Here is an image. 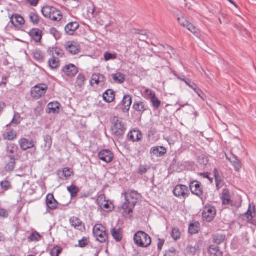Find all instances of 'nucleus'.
Segmentation results:
<instances>
[{
  "label": "nucleus",
  "mask_w": 256,
  "mask_h": 256,
  "mask_svg": "<svg viewBox=\"0 0 256 256\" xmlns=\"http://www.w3.org/2000/svg\"><path fill=\"white\" fill-rule=\"evenodd\" d=\"M124 195L125 202L120 210L124 217H130L136 204L142 198V195L137 191L130 190L125 192Z\"/></svg>",
  "instance_id": "f257e3e1"
},
{
  "label": "nucleus",
  "mask_w": 256,
  "mask_h": 256,
  "mask_svg": "<svg viewBox=\"0 0 256 256\" xmlns=\"http://www.w3.org/2000/svg\"><path fill=\"white\" fill-rule=\"evenodd\" d=\"M42 12L44 18L54 22H60L63 18L62 12L52 6H44Z\"/></svg>",
  "instance_id": "f03ea898"
},
{
  "label": "nucleus",
  "mask_w": 256,
  "mask_h": 256,
  "mask_svg": "<svg viewBox=\"0 0 256 256\" xmlns=\"http://www.w3.org/2000/svg\"><path fill=\"white\" fill-rule=\"evenodd\" d=\"M134 242L138 247L148 248L152 242L150 237L143 231H138L134 237Z\"/></svg>",
  "instance_id": "7ed1b4c3"
},
{
  "label": "nucleus",
  "mask_w": 256,
  "mask_h": 256,
  "mask_svg": "<svg viewBox=\"0 0 256 256\" xmlns=\"http://www.w3.org/2000/svg\"><path fill=\"white\" fill-rule=\"evenodd\" d=\"M111 130L112 134L116 136H122L126 130V127L122 120L118 117H114L112 121Z\"/></svg>",
  "instance_id": "20e7f679"
},
{
  "label": "nucleus",
  "mask_w": 256,
  "mask_h": 256,
  "mask_svg": "<svg viewBox=\"0 0 256 256\" xmlns=\"http://www.w3.org/2000/svg\"><path fill=\"white\" fill-rule=\"evenodd\" d=\"M93 234L96 240L101 243L106 242L108 238L106 228L102 224H95L93 228Z\"/></svg>",
  "instance_id": "39448f33"
},
{
  "label": "nucleus",
  "mask_w": 256,
  "mask_h": 256,
  "mask_svg": "<svg viewBox=\"0 0 256 256\" xmlns=\"http://www.w3.org/2000/svg\"><path fill=\"white\" fill-rule=\"evenodd\" d=\"M101 12L102 10L96 8L94 4L88 6L86 10V13L88 16H91L93 18L96 20L97 24L100 26H103L105 21L102 17L100 15Z\"/></svg>",
  "instance_id": "423d86ee"
},
{
  "label": "nucleus",
  "mask_w": 256,
  "mask_h": 256,
  "mask_svg": "<svg viewBox=\"0 0 256 256\" xmlns=\"http://www.w3.org/2000/svg\"><path fill=\"white\" fill-rule=\"evenodd\" d=\"M240 203L234 194L225 190V209L234 210L238 208Z\"/></svg>",
  "instance_id": "0eeeda50"
},
{
  "label": "nucleus",
  "mask_w": 256,
  "mask_h": 256,
  "mask_svg": "<svg viewBox=\"0 0 256 256\" xmlns=\"http://www.w3.org/2000/svg\"><path fill=\"white\" fill-rule=\"evenodd\" d=\"M256 216V208L254 203L250 204L247 212L240 216V218L243 221L252 224H255L256 220L254 218Z\"/></svg>",
  "instance_id": "6e6552de"
},
{
  "label": "nucleus",
  "mask_w": 256,
  "mask_h": 256,
  "mask_svg": "<svg viewBox=\"0 0 256 256\" xmlns=\"http://www.w3.org/2000/svg\"><path fill=\"white\" fill-rule=\"evenodd\" d=\"M48 90V86L46 84H38L32 88L31 96L36 100L40 99L46 94Z\"/></svg>",
  "instance_id": "1a4fd4ad"
},
{
  "label": "nucleus",
  "mask_w": 256,
  "mask_h": 256,
  "mask_svg": "<svg viewBox=\"0 0 256 256\" xmlns=\"http://www.w3.org/2000/svg\"><path fill=\"white\" fill-rule=\"evenodd\" d=\"M61 72L64 76L72 78L77 74L78 68L74 64H68L62 66Z\"/></svg>",
  "instance_id": "9d476101"
},
{
  "label": "nucleus",
  "mask_w": 256,
  "mask_h": 256,
  "mask_svg": "<svg viewBox=\"0 0 256 256\" xmlns=\"http://www.w3.org/2000/svg\"><path fill=\"white\" fill-rule=\"evenodd\" d=\"M177 20L180 26L186 28L194 34L198 32V29L192 24L184 16H178L177 18Z\"/></svg>",
  "instance_id": "9b49d317"
},
{
  "label": "nucleus",
  "mask_w": 256,
  "mask_h": 256,
  "mask_svg": "<svg viewBox=\"0 0 256 256\" xmlns=\"http://www.w3.org/2000/svg\"><path fill=\"white\" fill-rule=\"evenodd\" d=\"M97 202L100 208L104 211L110 212L114 209L112 204L106 200L104 194H101L98 197Z\"/></svg>",
  "instance_id": "f8f14e48"
},
{
  "label": "nucleus",
  "mask_w": 256,
  "mask_h": 256,
  "mask_svg": "<svg viewBox=\"0 0 256 256\" xmlns=\"http://www.w3.org/2000/svg\"><path fill=\"white\" fill-rule=\"evenodd\" d=\"M216 215V210L214 206H206L202 212V218L204 220L208 222H212Z\"/></svg>",
  "instance_id": "ddd939ff"
},
{
  "label": "nucleus",
  "mask_w": 256,
  "mask_h": 256,
  "mask_svg": "<svg viewBox=\"0 0 256 256\" xmlns=\"http://www.w3.org/2000/svg\"><path fill=\"white\" fill-rule=\"evenodd\" d=\"M18 144L22 150H26L35 148V142L32 140H29L25 138H21Z\"/></svg>",
  "instance_id": "4468645a"
},
{
  "label": "nucleus",
  "mask_w": 256,
  "mask_h": 256,
  "mask_svg": "<svg viewBox=\"0 0 256 256\" xmlns=\"http://www.w3.org/2000/svg\"><path fill=\"white\" fill-rule=\"evenodd\" d=\"M66 50L71 54H77L80 50L79 44L74 41L68 42L65 45Z\"/></svg>",
  "instance_id": "2eb2a0df"
},
{
  "label": "nucleus",
  "mask_w": 256,
  "mask_h": 256,
  "mask_svg": "<svg viewBox=\"0 0 256 256\" xmlns=\"http://www.w3.org/2000/svg\"><path fill=\"white\" fill-rule=\"evenodd\" d=\"M188 192V188L183 184H178L174 189L173 193L178 198H184Z\"/></svg>",
  "instance_id": "dca6fc26"
},
{
  "label": "nucleus",
  "mask_w": 256,
  "mask_h": 256,
  "mask_svg": "<svg viewBox=\"0 0 256 256\" xmlns=\"http://www.w3.org/2000/svg\"><path fill=\"white\" fill-rule=\"evenodd\" d=\"M10 22L16 28H22L25 23V20L22 16L18 14H14L10 16Z\"/></svg>",
  "instance_id": "f3484780"
},
{
  "label": "nucleus",
  "mask_w": 256,
  "mask_h": 256,
  "mask_svg": "<svg viewBox=\"0 0 256 256\" xmlns=\"http://www.w3.org/2000/svg\"><path fill=\"white\" fill-rule=\"evenodd\" d=\"M98 156L100 160L106 163L110 162L114 159L112 152L108 150H101L98 153Z\"/></svg>",
  "instance_id": "a211bd4d"
},
{
  "label": "nucleus",
  "mask_w": 256,
  "mask_h": 256,
  "mask_svg": "<svg viewBox=\"0 0 256 256\" xmlns=\"http://www.w3.org/2000/svg\"><path fill=\"white\" fill-rule=\"evenodd\" d=\"M70 223L72 227L80 231H83L85 229L84 224L76 216H72L70 219Z\"/></svg>",
  "instance_id": "6ab92c4d"
},
{
  "label": "nucleus",
  "mask_w": 256,
  "mask_h": 256,
  "mask_svg": "<svg viewBox=\"0 0 256 256\" xmlns=\"http://www.w3.org/2000/svg\"><path fill=\"white\" fill-rule=\"evenodd\" d=\"M46 204L48 208L51 210H54L58 207V202L54 198V196L52 194H48L46 198Z\"/></svg>",
  "instance_id": "aec40b11"
},
{
  "label": "nucleus",
  "mask_w": 256,
  "mask_h": 256,
  "mask_svg": "<svg viewBox=\"0 0 256 256\" xmlns=\"http://www.w3.org/2000/svg\"><path fill=\"white\" fill-rule=\"evenodd\" d=\"M106 81L105 77L100 74H94L92 75L90 83L92 86H102Z\"/></svg>",
  "instance_id": "412c9836"
},
{
  "label": "nucleus",
  "mask_w": 256,
  "mask_h": 256,
  "mask_svg": "<svg viewBox=\"0 0 256 256\" xmlns=\"http://www.w3.org/2000/svg\"><path fill=\"white\" fill-rule=\"evenodd\" d=\"M60 104L57 102H50L47 106L48 114H58L60 111Z\"/></svg>",
  "instance_id": "4be33fe9"
},
{
  "label": "nucleus",
  "mask_w": 256,
  "mask_h": 256,
  "mask_svg": "<svg viewBox=\"0 0 256 256\" xmlns=\"http://www.w3.org/2000/svg\"><path fill=\"white\" fill-rule=\"evenodd\" d=\"M192 192L197 196H200L202 194L201 184L198 181L192 182L190 186Z\"/></svg>",
  "instance_id": "5701e85b"
},
{
  "label": "nucleus",
  "mask_w": 256,
  "mask_h": 256,
  "mask_svg": "<svg viewBox=\"0 0 256 256\" xmlns=\"http://www.w3.org/2000/svg\"><path fill=\"white\" fill-rule=\"evenodd\" d=\"M79 26L80 25L78 22H70L66 26L65 31L68 34L70 35H73Z\"/></svg>",
  "instance_id": "b1692460"
},
{
  "label": "nucleus",
  "mask_w": 256,
  "mask_h": 256,
  "mask_svg": "<svg viewBox=\"0 0 256 256\" xmlns=\"http://www.w3.org/2000/svg\"><path fill=\"white\" fill-rule=\"evenodd\" d=\"M226 158L232 164L235 170L239 171L242 166L241 162L234 154H232L230 156H227Z\"/></svg>",
  "instance_id": "393cba45"
},
{
  "label": "nucleus",
  "mask_w": 256,
  "mask_h": 256,
  "mask_svg": "<svg viewBox=\"0 0 256 256\" xmlns=\"http://www.w3.org/2000/svg\"><path fill=\"white\" fill-rule=\"evenodd\" d=\"M29 35L33 40L38 42L42 38V32L38 28H33L29 32Z\"/></svg>",
  "instance_id": "a878e982"
},
{
  "label": "nucleus",
  "mask_w": 256,
  "mask_h": 256,
  "mask_svg": "<svg viewBox=\"0 0 256 256\" xmlns=\"http://www.w3.org/2000/svg\"><path fill=\"white\" fill-rule=\"evenodd\" d=\"M128 136L130 140L134 142L141 140L142 136L140 130H134L128 134Z\"/></svg>",
  "instance_id": "bb28decb"
},
{
  "label": "nucleus",
  "mask_w": 256,
  "mask_h": 256,
  "mask_svg": "<svg viewBox=\"0 0 256 256\" xmlns=\"http://www.w3.org/2000/svg\"><path fill=\"white\" fill-rule=\"evenodd\" d=\"M150 153L158 156H160L164 155L167 150L164 146H154L150 149Z\"/></svg>",
  "instance_id": "cd10ccee"
},
{
  "label": "nucleus",
  "mask_w": 256,
  "mask_h": 256,
  "mask_svg": "<svg viewBox=\"0 0 256 256\" xmlns=\"http://www.w3.org/2000/svg\"><path fill=\"white\" fill-rule=\"evenodd\" d=\"M132 103V100L130 96L129 95L124 96L122 100L124 112H127L129 110Z\"/></svg>",
  "instance_id": "c85d7f7f"
},
{
  "label": "nucleus",
  "mask_w": 256,
  "mask_h": 256,
  "mask_svg": "<svg viewBox=\"0 0 256 256\" xmlns=\"http://www.w3.org/2000/svg\"><path fill=\"white\" fill-rule=\"evenodd\" d=\"M104 100L107 102H112L114 100V92L112 90H108L103 94Z\"/></svg>",
  "instance_id": "c756f323"
},
{
  "label": "nucleus",
  "mask_w": 256,
  "mask_h": 256,
  "mask_svg": "<svg viewBox=\"0 0 256 256\" xmlns=\"http://www.w3.org/2000/svg\"><path fill=\"white\" fill-rule=\"evenodd\" d=\"M146 92H149L150 96L151 102L153 106L156 108H158L161 104L160 101L156 96L155 94L151 90H146Z\"/></svg>",
  "instance_id": "7c9ffc66"
},
{
  "label": "nucleus",
  "mask_w": 256,
  "mask_h": 256,
  "mask_svg": "<svg viewBox=\"0 0 256 256\" xmlns=\"http://www.w3.org/2000/svg\"><path fill=\"white\" fill-rule=\"evenodd\" d=\"M111 234L117 242H120L122 240V234L120 228H113L111 230Z\"/></svg>",
  "instance_id": "2f4dec72"
},
{
  "label": "nucleus",
  "mask_w": 256,
  "mask_h": 256,
  "mask_svg": "<svg viewBox=\"0 0 256 256\" xmlns=\"http://www.w3.org/2000/svg\"><path fill=\"white\" fill-rule=\"evenodd\" d=\"M133 108L137 112H143L147 110V106L142 102H134Z\"/></svg>",
  "instance_id": "473e14b6"
},
{
  "label": "nucleus",
  "mask_w": 256,
  "mask_h": 256,
  "mask_svg": "<svg viewBox=\"0 0 256 256\" xmlns=\"http://www.w3.org/2000/svg\"><path fill=\"white\" fill-rule=\"evenodd\" d=\"M17 136V133L14 130H10L3 134V138L6 140H13Z\"/></svg>",
  "instance_id": "72a5a7b5"
},
{
  "label": "nucleus",
  "mask_w": 256,
  "mask_h": 256,
  "mask_svg": "<svg viewBox=\"0 0 256 256\" xmlns=\"http://www.w3.org/2000/svg\"><path fill=\"white\" fill-rule=\"evenodd\" d=\"M59 172H62L63 178L65 180H68L71 176L74 175V172L73 170L69 168H65Z\"/></svg>",
  "instance_id": "f704fd0d"
},
{
  "label": "nucleus",
  "mask_w": 256,
  "mask_h": 256,
  "mask_svg": "<svg viewBox=\"0 0 256 256\" xmlns=\"http://www.w3.org/2000/svg\"><path fill=\"white\" fill-rule=\"evenodd\" d=\"M48 65L52 69H57L60 66V61L58 58L52 57L48 60Z\"/></svg>",
  "instance_id": "c9c22d12"
},
{
  "label": "nucleus",
  "mask_w": 256,
  "mask_h": 256,
  "mask_svg": "<svg viewBox=\"0 0 256 256\" xmlns=\"http://www.w3.org/2000/svg\"><path fill=\"white\" fill-rule=\"evenodd\" d=\"M200 224L198 222L190 224L189 226L188 231L192 234H196L200 230Z\"/></svg>",
  "instance_id": "e433bc0d"
},
{
  "label": "nucleus",
  "mask_w": 256,
  "mask_h": 256,
  "mask_svg": "<svg viewBox=\"0 0 256 256\" xmlns=\"http://www.w3.org/2000/svg\"><path fill=\"white\" fill-rule=\"evenodd\" d=\"M67 190L70 194L72 198L76 197L80 192L78 188L74 184L67 187Z\"/></svg>",
  "instance_id": "4c0bfd02"
},
{
  "label": "nucleus",
  "mask_w": 256,
  "mask_h": 256,
  "mask_svg": "<svg viewBox=\"0 0 256 256\" xmlns=\"http://www.w3.org/2000/svg\"><path fill=\"white\" fill-rule=\"evenodd\" d=\"M208 253L212 256H222V253L218 248L214 246H210L208 250Z\"/></svg>",
  "instance_id": "58836bf2"
},
{
  "label": "nucleus",
  "mask_w": 256,
  "mask_h": 256,
  "mask_svg": "<svg viewBox=\"0 0 256 256\" xmlns=\"http://www.w3.org/2000/svg\"><path fill=\"white\" fill-rule=\"evenodd\" d=\"M112 78L115 82L122 84L125 80V76L124 74L120 72H117L112 75Z\"/></svg>",
  "instance_id": "ea45409f"
},
{
  "label": "nucleus",
  "mask_w": 256,
  "mask_h": 256,
  "mask_svg": "<svg viewBox=\"0 0 256 256\" xmlns=\"http://www.w3.org/2000/svg\"><path fill=\"white\" fill-rule=\"evenodd\" d=\"M33 55L34 59L38 61H42L44 58V54L39 50H36L33 52Z\"/></svg>",
  "instance_id": "a19ab883"
},
{
  "label": "nucleus",
  "mask_w": 256,
  "mask_h": 256,
  "mask_svg": "<svg viewBox=\"0 0 256 256\" xmlns=\"http://www.w3.org/2000/svg\"><path fill=\"white\" fill-rule=\"evenodd\" d=\"M214 174L215 176L216 186L218 189H219L220 188L223 186L224 182L222 180H219L218 172L216 169L214 170Z\"/></svg>",
  "instance_id": "79ce46f5"
},
{
  "label": "nucleus",
  "mask_w": 256,
  "mask_h": 256,
  "mask_svg": "<svg viewBox=\"0 0 256 256\" xmlns=\"http://www.w3.org/2000/svg\"><path fill=\"white\" fill-rule=\"evenodd\" d=\"M15 159L13 157H10V162L6 166L5 169L6 171L10 172L12 170L15 166Z\"/></svg>",
  "instance_id": "37998d69"
},
{
  "label": "nucleus",
  "mask_w": 256,
  "mask_h": 256,
  "mask_svg": "<svg viewBox=\"0 0 256 256\" xmlns=\"http://www.w3.org/2000/svg\"><path fill=\"white\" fill-rule=\"evenodd\" d=\"M171 236L174 240L180 239L181 236V233L179 228H173L172 230Z\"/></svg>",
  "instance_id": "c03bdc74"
},
{
  "label": "nucleus",
  "mask_w": 256,
  "mask_h": 256,
  "mask_svg": "<svg viewBox=\"0 0 256 256\" xmlns=\"http://www.w3.org/2000/svg\"><path fill=\"white\" fill-rule=\"evenodd\" d=\"M41 236L36 232H32L31 235L28 238L29 242H38L40 240Z\"/></svg>",
  "instance_id": "a18cd8bd"
},
{
  "label": "nucleus",
  "mask_w": 256,
  "mask_h": 256,
  "mask_svg": "<svg viewBox=\"0 0 256 256\" xmlns=\"http://www.w3.org/2000/svg\"><path fill=\"white\" fill-rule=\"evenodd\" d=\"M44 140L45 142L44 150H48L52 145V138L50 136H46L44 137Z\"/></svg>",
  "instance_id": "49530a36"
},
{
  "label": "nucleus",
  "mask_w": 256,
  "mask_h": 256,
  "mask_svg": "<svg viewBox=\"0 0 256 256\" xmlns=\"http://www.w3.org/2000/svg\"><path fill=\"white\" fill-rule=\"evenodd\" d=\"M62 248L56 246L51 250L50 254L51 256H58L62 252Z\"/></svg>",
  "instance_id": "de8ad7c7"
},
{
  "label": "nucleus",
  "mask_w": 256,
  "mask_h": 256,
  "mask_svg": "<svg viewBox=\"0 0 256 256\" xmlns=\"http://www.w3.org/2000/svg\"><path fill=\"white\" fill-rule=\"evenodd\" d=\"M30 18L34 24H38L40 21L39 16L36 12H31L30 14Z\"/></svg>",
  "instance_id": "09e8293b"
},
{
  "label": "nucleus",
  "mask_w": 256,
  "mask_h": 256,
  "mask_svg": "<svg viewBox=\"0 0 256 256\" xmlns=\"http://www.w3.org/2000/svg\"><path fill=\"white\" fill-rule=\"evenodd\" d=\"M85 82V77L83 74H80L76 78V84L79 87H82L84 86Z\"/></svg>",
  "instance_id": "8fccbe9b"
},
{
  "label": "nucleus",
  "mask_w": 256,
  "mask_h": 256,
  "mask_svg": "<svg viewBox=\"0 0 256 256\" xmlns=\"http://www.w3.org/2000/svg\"><path fill=\"white\" fill-rule=\"evenodd\" d=\"M116 54L114 52L110 53L108 52H106L104 54V60L106 61L115 60L116 58Z\"/></svg>",
  "instance_id": "3c124183"
},
{
  "label": "nucleus",
  "mask_w": 256,
  "mask_h": 256,
  "mask_svg": "<svg viewBox=\"0 0 256 256\" xmlns=\"http://www.w3.org/2000/svg\"><path fill=\"white\" fill-rule=\"evenodd\" d=\"M0 186L2 190L6 191L12 188L10 182L7 180L2 181L0 182Z\"/></svg>",
  "instance_id": "603ef678"
},
{
  "label": "nucleus",
  "mask_w": 256,
  "mask_h": 256,
  "mask_svg": "<svg viewBox=\"0 0 256 256\" xmlns=\"http://www.w3.org/2000/svg\"><path fill=\"white\" fill-rule=\"evenodd\" d=\"M88 238L86 237H84L82 240L78 241V246L80 247L84 248L88 245Z\"/></svg>",
  "instance_id": "864d4df0"
},
{
  "label": "nucleus",
  "mask_w": 256,
  "mask_h": 256,
  "mask_svg": "<svg viewBox=\"0 0 256 256\" xmlns=\"http://www.w3.org/2000/svg\"><path fill=\"white\" fill-rule=\"evenodd\" d=\"M8 216V211L2 208H0V216L3 218H6Z\"/></svg>",
  "instance_id": "5fc2aeb1"
},
{
  "label": "nucleus",
  "mask_w": 256,
  "mask_h": 256,
  "mask_svg": "<svg viewBox=\"0 0 256 256\" xmlns=\"http://www.w3.org/2000/svg\"><path fill=\"white\" fill-rule=\"evenodd\" d=\"M148 168L146 166L141 165L140 166V167L138 168V174H143L146 172L148 171Z\"/></svg>",
  "instance_id": "6e6d98bb"
},
{
  "label": "nucleus",
  "mask_w": 256,
  "mask_h": 256,
  "mask_svg": "<svg viewBox=\"0 0 256 256\" xmlns=\"http://www.w3.org/2000/svg\"><path fill=\"white\" fill-rule=\"evenodd\" d=\"M197 94L202 99H204V97L205 96L204 94L203 93V92L198 87L196 86L194 90Z\"/></svg>",
  "instance_id": "4d7b16f0"
},
{
  "label": "nucleus",
  "mask_w": 256,
  "mask_h": 256,
  "mask_svg": "<svg viewBox=\"0 0 256 256\" xmlns=\"http://www.w3.org/2000/svg\"><path fill=\"white\" fill-rule=\"evenodd\" d=\"M184 81L189 87L192 88L193 90H194V88L197 86L194 83L190 82L189 80H184Z\"/></svg>",
  "instance_id": "13d9d810"
},
{
  "label": "nucleus",
  "mask_w": 256,
  "mask_h": 256,
  "mask_svg": "<svg viewBox=\"0 0 256 256\" xmlns=\"http://www.w3.org/2000/svg\"><path fill=\"white\" fill-rule=\"evenodd\" d=\"M40 0H26V2L31 6H36Z\"/></svg>",
  "instance_id": "bf43d9fd"
},
{
  "label": "nucleus",
  "mask_w": 256,
  "mask_h": 256,
  "mask_svg": "<svg viewBox=\"0 0 256 256\" xmlns=\"http://www.w3.org/2000/svg\"><path fill=\"white\" fill-rule=\"evenodd\" d=\"M55 54L58 56H61L63 54L62 50L59 48H55L54 50Z\"/></svg>",
  "instance_id": "052dcab7"
},
{
  "label": "nucleus",
  "mask_w": 256,
  "mask_h": 256,
  "mask_svg": "<svg viewBox=\"0 0 256 256\" xmlns=\"http://www.w3.org/2000/svg\"><path fill=\"white\" fill-rule=\"evenodd\" d=\"M224 240V238L222 236H220V240L218 238V236H215L214 240L215 242L217 244H220Z\"/></svg>",
  "instance_id": "680f3d73"
},
{
  "label": "nucleus",
  "mask_w": 256,
  "mask_h": 256,
  "mask_svg": "<svg viewBox=\"0 0 256 256\" xmlns=\"http://www.w3.org/2000/svg\"><path fill=\"white\" fill-rule=\"evenodd\" d=\"M164 242L163 240H160L158 244V248L159 250H161L162 248V247L163 246Z\"/></svg>",
  "instance_id": "e2e57ef3"
},
{
  "label": "nucleus",
  "mask_w": 256,
  "mask_h": 256,
  "mask_svg": "<svg viewBox=\"0 0 256 256\" xmlns=\"http://www.w3.org/2000/svg\"><path fill=\"white\" fill-rule=\"evenodd\" d=\"M174 254L172 252H166L164 254V256H174Z\"/></svg>",
  "instance_id": "0e129e2a"
},
{
  "label": "nucleus",
  "mask_w": 256,
  "mask_h": 256,
  "mask_svg": "<svg viewBox=\"0 0 256 256\" xmlns=\"http://www.w3.org/2000/svg\"><path fill=\"white\" fill-rule=\"evenodd\" d=\"M5 105L2 102H0V114L3 111Z\"/></svg>",
  "instance_id": "69168bd1"
},
{
  "label": "nucleus",
  "mask_w": 256,
  "mask_h": 256,
  "mask_svg": "<svg viewBox=\"0 0 256 256\" xmlns=\"http://www.w3.org/2000/svg\"><path fill=\"white\" fill-rule=\"evenodd\" d=\"M5 240L4 236L0 232V242H4Z\"/></svg>",
  "instance_id": "338daca9"
},
{
  "label": "nucleus",
  "mask_w": 256,
  "mask_h": 256,
  "mask_svg": "<svg viewBox=\"0 0 256 256\" xmlns=\"http://www.w3.org/2000/svg\"><path fill=\"white\" fill-rule=\"evenodd\" d=\"M230 3L232 4L234 7L238 8L237 5L232 0H227Z\"/></svg>",
  "instance_id": "774afa93"
}]
</instances>
